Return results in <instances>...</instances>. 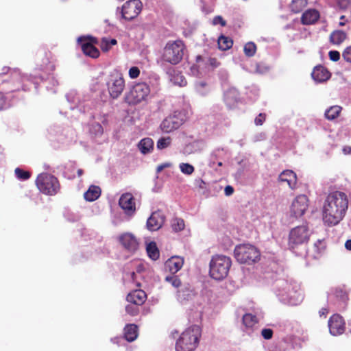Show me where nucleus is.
<instances>
[{
  "mask_svg": "<svg viewBox=\"0 0 351 351\" xmlns=\"http://www.w3.org/2000/svg\"><path fill=\"white\" fill-rule=\"evenodd\" d=\"M348 208V198L345 193L338 191L330 193L322 208L324 223L328 226L338 224L345 217Z\"/></svg>",
  "mask_w": 351,
  "mask_h": 351,
  "instance_id": "f257e3e1",
  "label": "nucleus"
},
{
  "mask_svg": "<svg viewBox=\"0 0 351 351\" xmlns=\"http://www.w3.org/2000/svg\"><path fill=\"white\" fill-rule=\"evenodd\" d=\"M55 69V64L50 62L47 58H45L40 64H38L35 69V73L32 77H28L27 75L21 73L18 69H14L11 72V82L13 84L14 87L12 90H19L23 89L26 90L25 82L30 80H36L39 78L43 80L45 77L50 75Z\"/></svg>",
  "mask_w": 351,
  "mask_h": 351,
  "instance_id": "f03ea898",
  "label": "nucleus"
},
{
  "mask_svg": "<svg viewBox=\"0 0 351 351\" xmlns=\"http://www.w3.org/2000/svg\"><path fill=\"white\" fill-rule=\"evenodd\" d=\"M275 293L281 302L291 306L301 304L304 299L300 285L293 281L278 280Z\"/></svg>",
  "mask_w": 351,
  "mask_h": 351,
  "instance_id": "7ed1b4c3",
  "label": "nucleus"
},
{
  "mask_svg": "<svg viewBox=\"0 0 351 351\" xmlns=\"http://www.w3.org/2000/svg\"><path fill=\"white\" fill-rule=\"evenodd\" d=\"M202 330L199 326L186 328L177 339L176 351H194L198 346Z\"/></svg>",
  "mask_w": 351,
  "mask_h": 351,
  "instance_id": "20e7f679",
  "label": "nucleus"
},
{
  "mask_svg": "<svg viewBox=\"0 0 351 351\" xmlns=\"http://www.w3.org/2000/svg\"><path fill=\"white\" fill-rule=\"evenodd\" d=\"M230 258L223 255L213 256L210 262V276L216 280L226 278L231 267Z\"/></svg>",
  "mask_w": 351,
  "mask_h": 351,
  "instance_id": "39448f33",
  "label": "nucleus"
},
{
  "mask_svg": "<svg viewBox=\"0 0 351 351\" xmlns=\"http://www.w3.org/2000/svg\"><path fill=\"white\" fill-rule=\"evenodd\" d=\"M311 234V230L306 224H302L293 228L289 233V248L293 251L299 246L306 243L309 240Z\"/></svg>",
  "mask_w": 351,
  "mask_h": 351,
  "instance_id": "423d86ee",
  "label": "nucleus"
},
{
  "mask_svg": "<svg viewBox=\"0 0 351 351\" xmlns=\"http://www.w3.org/2000/svg\"><path fill=\"white\" fill-rule=\"evenodd\" d=\"M184 45L180 40L169 41L162 53V60L171 64L179 63L184 56Z\"/></svg>",
  "mask_w": 351,
  "mask_h": 351,
  "instance_id": "0eeeda50",
  "label": "nucleus"
},
{
  "mask_svg": "<svg viewBox=\"0 0 351 351\" xmlns=\"http://www.w3.org/2000/svg\"><path fill=\"white\" fill-rule=\"evenodd\" d=\"M150 97V88L144 82L133 85L127 93L125 99L130 105H137L147 102Z\"/></svg>",
  "mask_w": 351,
  "mask_h": 351,
  "instance_id": "6e6552de",
  "label": "nucleus"
},
{
  "mask_svg": "<svg viewBox=\"0 0 351 351\" xmlns=\"http://www.w3.org/2000/svg\"><path fill=\"white\" fill-rule=\"evenodd\" d=\"M106 86L110 97L112 99H117L125 88V80L123 74L117 69L113 70L107 77Z\"/></svg>",
  "mask_w": 351,
  "mask_h": 351,
  "instance_id": "1a4fd4ad",
  "label": "nucleus"
},
{
  "mask_svg": "<svg viewBox=\"0 0 351 351\" xmlns=\"http://www.w3.org/2000/svg\"><path fill=\"white\" fill-rule=\"evenodd\" d=\"M234 256L241 263L251 264L260 258V252L254 245L250 244H242L236 246Z\"/></svg>",
  "mask_w": 351,
  "mask_h": 351,
  "instance_id": "9d476101",
  "label": "nucleus"
},
{
  "mask_svg": "<svg viewBox=\"0 0 351 351\" xmlns=\"http://www.w3.org/2000/svg\"><path fill=\"white\" fill-rule=\"evenodd\" d=\"M36 184L40 192L49 195H53L59 189V183L56 177L47 173L39 174L36 180Z\"/></svg>",
  "mask_w": 351,
  "mask_h": 351,
  "instance_id": "9b49d317",
  "label": "nucleus"
},
{
  "mask_svg": "<svg viewBox=\"0 0 351 351\" xmlns=\"http://www.w3.org/2000/svg\"><path fill=\"white\" fill-rule=\"evenodd\" d=\"M186 116L181 112H175L173 114L165 118L160 123L162 132L170 133L179 128L185 121Z\"/></svg>",
  "mask_w": 351,
  "mask_h": 351,
  "instance_id": "f8f14e48",
  "label": "nucleus"
},
{
  "mask_svg": "<svg viewBox=\"0 0 351 351\" xmlns=\"http://www.w3.org/2000/svg\"><path fill=\"white\" fill-rule=\"evenodd\" d=\"M142 9V3L140 0H130L122 6V18L125 20H132L136 17Z\"/></svg>",
  "mask_w": 351,
  "mask_h": 351,
  "instance_id": "ddd939ff",
  "label": "nucleus"
},
{
  "mask_svg": "<svg viewBox=\"0 0 351 351\" xmlns=\"http://www.w3.org/2000/svg\"><path fill=\"white\" fill-rule=\"evenodd\" d=\"M119 205L123 210L124 214L129 218L132 217L136 213L135 199L130 193H125L121 195L119 199Z\"/></svg>",
  "mask_w": 351,
  "mask_h": 351,
  "instance_id": "4468645a",
  "label": "nucleus"
},
{
  "mask_svg": "<svg viewBox=\"0 0 351 351\" xmlns=\"http://www.w3.org/2000/svg\"><path fill=\"white\" fill-rule=\"evenodd\" d=\"M308 207V199L305 195H298L293 201L290 206L291 215L299 217L302 216Z\"/></svg>",
  "mask_w": 351,
  "mask_h": 351,
  "instance_id": "2eb2a0df",
  "label": "nucleus"
},
{
  "mask_svg": "<svg viewBox=\"0 0 351 351\" xmlns=\"http://www.w3.org/2000/svg\"><path fill=\"white\" fill-rule=\"evenodd\" d=\"M196 295L195 289L188 283H184L181 288L176 291L175 294L176 300L181 304H186L193 300Z\"/></svg>",
  "mask_w": 351,
  "mask_h": 351,
  "instance_id": "dca6fc26",
  "label": "nucleus"
},
{
  "mask_svg": "<svg viewBox=\"0 0 351 351\" xmlns=\"http://www.w3.org/2000/svg\"><path fill=\"white\" fill-rule=\"evenodd\" d=\"M77 42L80 45L83 53L90 58H97L99 56V50L93 45L96 43L94 38L79 37Z\"/></svg>",
  "mask_w": 351,
  "mask_h": 351,
  "instance_id": "f3484780",
  "label": "nucleus"
},
{
  "mask_svg": "<svg viewBox=\"0 0 351 351\" xmlns=\"http://www.w3.org/2000/svg\"><path fill=\"white\" fill-rule=\"evenodd\" d=\"M330 333L333 336L339 335L345 331V322L341 316L335 314L328 320Z\"/></svg>",
  "mask_w": 351,
  "mask_h": 351,
  "instance_id": "a211bd4d",
  "label": "nucleus"
},
{
  "mask_svg": "<svg viewBox=\"0 0 351 351\" xmlns=\"http://www.w3.org/2000/svg\"><path fill=\"white\" fill-rule=\"evenodd\" d=\"M119 241L125 249L130 252H136L139 245L136 237L132 233L125 232L120 235Z\"/></svg>",
  "mask_w": 351,
  "mask_h": 351,
  "instance_id": "6ab92c4d",
  "label": "nucleus"
},
{
  "mask_svg": "<svg viewBox=\"0 0 351 351\" xmlns=\"http://www.w3.org/2000/svg\"><path fill=\"white\" fill-rule=\"evenodd\" d=\"M206 61V56H197L196 62L190 67V74L197 77L203 75L208 70Z\"/></svg>",
  "mask_w": 351,
  "mask_h": 351,
  "instance_id": "aec40b11",
  "label": "nucleus"
},
{
  "mask_svg": "<svg viewBox=\"0 0 351 351\" xmlns=\"http://www.w3.org/2000/svg\"><path fill=\"white\" fill-rule=\"evenodd\" d=\"M165 221V217L160 211L152 213L147 221V228L150 231L158 230Z\"/></svg>",
  "mask_w": 351,
  "mask_h": 351,
  "instance_id": "412c9836",
  "label": "nucleus"
},
{
  "mask_svg": "<svg viewBox=\"0 0 351 351\" xmlns=\"http://www.w3.org/2000/svg\"><path fill=\"white\" fill-rule=\"evenodd\" d=\"M184 262V261L183 257L173 256L165 262V268L171 274H175L182 269Z\"/></svg>",
  "mask_w": 351,
  "mask_h": 351,
  "instance_id": "4be33fe9",
  "label": "nucleus"
},
{
  "mask_svg": "<svg viewBox=\"0 0 351 351\" xmlns=\"http://www.w3.org/2000/svg\"><path fill=\"white\" fill-rule=\"evenodd\" d=\"M223 101L229 108L236 107L239 101V93L234 88H230L224 92Z\"/></svg>",
  "mask_w": 351,
  "mask_h": 351,
  "instance_id": "5701e85b",
  "label": "nucleus"
},
{
  "mask_svg": "<svg viewBox=\"0 0 351 351\" xmlns=\"http://www.w3.org/2000/svg\"><path fill=\"white\" fill-rule=\"evenodd\" d=\"M147 299L145 292L141 289L133 291L127 295V301L129 303L141 306L143 304Z\"/></svg>",
  "mask_w": 351,
  "mask_h": 351,
  "instance_id": "b1692460",
  "label": "nucleus"
},
{
  "mask_svg": "<svg viewBox=\"0 0 351 351\" xmlns=\"http://www.w3.org/2000/svg\"><path fill=\"white\" fill-rule=\"evenodd\" d=\"M278 180L281 182H287L289 187L294 189L297 185V176L295 172L291 170L283 171L278 177Z\"/></svg>",
  "mask_w": 351,
  "mask_h": 351,
  "instance_id": "393cba45",
  "label": "nucleus"
},
{
  "mask_svg": "<svg viewBox=\"0 0 351 351\" xmlns=\"http://www.w3.org/2000/svg\"><path fill=\"white\" fill-rule=\"evenodd\" d=\"M312 77L317 82H323L330 77L329 71L322 66H316L312 72Z\"/></svg>",
  "mask_w": 351,
  "mask_h": 351,
  "instance_id": "a878e982",
  "label": "nucleus"
},
{
  "mask_svg": "<svg viewBox=\"0 0 351 351\" xmlns=\"http://www.w3.org/2000/svg\"><path fill=\"white\" fill-rule=\"evenodd\" d=\"M138 148L144 155L149 154L154 149V141L149 137L144 138L138 143Z\"/></svg>",
  "mask_w": 351,
  "mask_h": 351,
  "instance_id": "bb28decb",
  "label": "nucleus"
},
{
  "mask_svg": "<svg viewBox=\"0 0 351 351\" xmlns=\"http://www.w3.org/2000/svg\"><path fill=\"white\" fill-rule=\"evenodd\" d=\"M124 337L128 341H133L138 337V327L135 324H128L124 328Z\"/></svg>",
  "mask_w": 351,
  "mask_h": 351,
  "instance_id": "cd10ccee",
  "label": "nucleus"
},
{
  "mask_svg": "<svg viewBox=\"0 0 351 351\" xmlns=\"http://www.w3.org/2000/svg\"><path fill=\"white\" fill-rule=\"evenodd\" d=\"M101 195V189L99 186L91 185L84 193V199L88 202H93L99 198Z\"/></svg>",
  "mask_w": 351,
  "mask_h": 351,
  "instance_id": "c85d7f7f",
  "label": "nucleus"
},
{
  "mask_svg": "<svg viewBox=\"0 0 351 351\" xmlns=\"http://www.w3.org/2000/svg\"><path fill=\"white\" fill-rule=\"evenodd\" d=\"M319 12L315 10H308L306 11L302 16L303 24L309 25L315 23L319 19Z\"/></svg>",
  "mask_w": 351,
  "mask_h": 351,
  "instance_id": "c756f323",
  "label": "nucleus"
},
{
  "mask_svg": "<svg viewBox=\"0 0 351 351\" xmlns=\"http://www.w3.org/2000/svg\"><path fill=\"white\" fill-rule=\"evenodd\" d=\"M195 92L202 97H206L211 92V87L204 81H197L195 83Z\"/></svg>",
  "mask_w": 351,
  "mask_h": 351,
  "instance_id": "7c9ffc66",
  "label": "nucleus"
},
{
  "mask_svg": "<svg viewBox=\"0 0 351 351\" xmlns=\"http://www.w3.org/2000/svg\"><path fill=\"white\" fill-rule=\"evenodd\" d=\"M66 97L68 102L71 104V109L80 108L82 102L81 97L75 90L69 91Z\"/></svg>",
  "mask_w": 351,
  "mask_h": 351,
  "instance_id": "2f4dec72",
  "label": "nucleus"
},
{
  "mask_svg": "<svg viewBox=\"0 0 351 351\" xmlns=\"http://www.w3.org/2000/svg\"><path fill=\"white\" fill-rule=\"evenodd\" d=\"M346 34L341 30H335L330 34V41L335 45H341L346 39Z\"/></svg>",
  "mask_w": 351,
  "mask_h": 351,
  "instance_id": "473e14b6",
  "label": "nucleus"
},
{
  "mask_svg": "<svg viewBox=\"0 0 351 351\" xmlns=\"http://www.w3.org/2000/svg\"><path fill=\"white\" fill-rule=\"evenodd\" d=\"M146 251L148 256L153 261H156L160 256V252L156 245V243L154 241L147 243Z\"/></svg>",
  "mask_w": 351,
  "mask_h": 351,
  "instance_id": "72a5a7b5",
  "label": "nucleus"
},
{
  "mask_svg": "<svg viewBox=\"0 0 351 351\" xmlns=\"http://www.w3.org/2000/svg\"><path fill=\"white\" fill-rule=\"evenodd\" d=\"M258 322L257 317L252 313H246L243 316V324L247 329H253Z\"/></svg>",
  "mask_w": 351,
  "mask_h": 351,
  "instance_id": "f704fd0d",
  "label": "nucleus"
},
{
  "mask_svg": "<svg viewBox=\"0 0 351 351\" xmlns=\"http://www.w3.org/2000/svg\"><path fill=\"white\" fill-rule=\"evenodd\" d=\"M169 77L172 83L176 85L179 86H184L186 85V79L178 71L173 70L172 73H169Z\"/></svg>",
  "mask_w": 351,
  "mask_h": 351,
  "instance_id": "c9c22d12",
  "label": "nucleus"
},
{
  "mask_svg": "<svg viewBox=\"0 0 351 351\" xmlns=\"http://www.w3.org/2000/svg\"><path fill=\"white\" fill-rule=\"evenodd\" d=\"M117 41L114 38H102L100 42V47L104 52L108 51L112 46L117 45Z\"/></svg>",
  "mask_w": 351,
  "mask_h": 351,
  "instance_id": "e433bc0d",
  "label": "nucleus"
},
{
  "mask_svg": "<svg viewBox=\"0 0 351 351\" xmlns=\"http://www.w3.org/2000/svg\"><path fill=\"white\" fill-rule=\"evenodd\" d=\"M341 111V107L339 106H333L329 108L325 112V117L328 120L336 119Z\"/></svg>",
  "mask_w": 351,
  "mask_h": 351,
  "instance_id": "4c0bfd02",
  "label": "nucleus"
},
{
  "mask_svg": "<svg viewBox=\"0 0 351 351\" xmlns=\"http://www.w3.org/2000/svg\"><path fill=\"white\" fill-rule=\"evenodd\" d=\"M165 281L168 282L173 288L176 289V291L181 288V287L184 285L182 283L179 277L178 276H175L174 274L167 276L165 278Z\"/></svg>",
  "mask_w": 351,
  "mask_h": 351,
  "instance_id": "58836bf2",
  "label": "nucleus"
},
{
  "mask_svg": "<svg viewBox=\"0 0 351 351\" xmlns=\"http://www.w3.org/2000/svg\"><path fill=\"white\" fill-rule=\"evenodd\" d=\"M306 0H292L290 4V8L295 13L300 12L306 5Z\"/></svg>",
  "mask_w": 351,
  "mask_h": 351,
  "instance_id": "ea45409f",
  "label": "nucleus"
},
{
  "mask_svg": "<svg viewBox=\"0 0 351 351\" xmlns=\"http://www.w3.org/2000/svg\"><path fill=\"white\" fill-rule=\"evenodd\" d=\"M232 40L226 36H221L218 38V46L221 50L225 51L232 46Z\"/></svg>",
  "mask_w": 351,
  "mask_h": 351,
  "instance_id": "a19ab883",
  "label": "nucleus"
},
{
  "mask_svg": "<svg viewBox=\"0 0 351 351\" xmlns=\"http://www.w3.org/2000/svg\"><path fill=\"white\" fill-rule=\"evenodd\" d=\"M145 269V265L142 263H139L136 267L137 274L134 271H132L130 274L131 280L132 281L133 283L136 284L137 286H140V282L138 281V274H140Z\"/></svg>",
  "mask_w": 351,
  "mask_h": 351,
  "instance_id": "79ce46f5",
  "label": "nucleus"
},
{
  "mask_svg": "<svg viewBox=\"0 0 351 351\" xmlns=\"http://www.w3.org/2000/svg\"><path fill=\"white\" fill-rule=\"evenodd\" d=\"M171 138L170 136L160 138L156 143V147L159 150L166 149L171 145Z\"/></svg>",
  "mask_w": 351,
  "mask_h": 351,
  "instance_id": "37998d69",
  "label": "nucleus"
},
{
  "mask_svg": "<svg viewBox=\"0 0 351 351\" xmlns=\"http://www.w3.org/2000/svg\"><path fill=\"white\" fill-rule=\"evenodd\" d=\"M244 53L246 56L252 57L256 51V45L253 42H248L244 45Z\"/></svg>",
  "mask_w": 351,
  "mask_h": 351,
  "instance_id": "c03bdc74",
  "label": "nucleus"
},
{
  "mask_svg": "<svg viewBox=\"0 0 351 351\" xmlns=\"http://www.w3.org/2000/svg\"><path fill=\"white\" fill-rule=\"evenodd\" d=\"M179 169L183 174L186 176L192 175L195 171L194 167L192 165L186 162L180 163Z\"/></svg>",
  "mask_w": 351,
  "mask_h": 351,
  "instance_id": "a18cd8bd",
  "label": "nucleus"
},
{
  "mask_svg": "<svg viewBox=\"0 0 351 351\" xmlns=\"http://www.w3.org/2000/svg\"><path fill=\"white\" fill-rule=\"evenodd\" d=\"M171 226L175 232L181 231L185 227L184 221L182 219L175 218L172 220Z\"/></svg>",
  "mask_w": 351,
  "mask_h": 351,
  "instance_id": "49530a36",
  "label": "nucleus"
},
{
  "mask_svg": "<svg viewBox=\"0 0 351 351\" xmlns=\"http://www.w3.org/2000/svg\"><path fill=\"white\" fill-rule=\"evenodd\" d=\"M14 172L16 178L21 180H26L30 177L29 172L24 171L20 168H16Z\"/></svg>",
  "mask_w": 351,
  "mask_h": 351,
  "instance_id": "de8ad7c7",
  "label": "nucleus"
},
{
  "mask_svg": "<svg viewBox=\"0 0 351 351\" xmlns=\"http://www.w3.org/2000/svg\"><path fill=\"white\" fill-rule=\"evenodd\" d=\"M10 105V100L8 97L0 93V110L9 108Z\"/></svg>",
  "mask_w": 351,
  "mask_h": 351,
  "instance_id": "09e8293b",
  "label": "nucleus"
},
{
  "mask_svg": "<svg viewBox=\"0 0 351 351\" xmlns=\"http://www.w3.org/2000/svg\"><path fill=\"white\" fill-rule=\"evenodd\" d=\"M314 250L316 253L319 255L325 249L326 244L324 240L319 239L314 243Z\"/></svg>",
  "mask_w": 351,
  "mask_h": 351,
  "instance_id": "8fccbe9b",
  "label": "nucleus"
},
{
  "mask_svg": "<svg viewBox=\"0 0 351 351\" xmlns=\"http://www.w3.org/2000/svg\"><path fill=\"white\" fill-rule=\"evenodd\" d=\"M138 305H135L134 304L130 303L125 306V311L127 313L130 315L134 316L138 313Z\"/></svg>",
  "mask_w": 351,
  "mask_h": 351,
  "instance_id": "3c124183",
  "label": "nucleus"
},
{
  "mask_svg": "<svg viewBox=\"0 0 351 351\" xmlns=\"http://www.w3.org/2000/svg\"><path fill=\"white\" fill-rule=\"evenodd\" d=\"M128 75L131 79H136L140 75V69L137 66H132L129 69Z\"/></svg>",
  "mask_w": 351,
  "mask_h": 351,
  "instance_id": "603ef678",
  "label": "nucleus"
},
{
  "mask_svg": "<svg viewBox=\"0 0 351 351\" xmlns=\"http://www.w3.org/2000/svg\"><path fill=\"white\" fill-rule=\"evenodd\" d=\"M342 57L345 61L351 63V45L343 50Z\"/></svg>",
  "mask_w": 351,
  "mask_h": 351,
  "instance_id": "864d4df0",
  "label": "nucleus"
},
{
  "mask_svg": "<svg viewBox=\"0 0 351 351\" xmlns=\"http://www.w3.org/2000/svg\"><path fill=\"white\" fill-rule=\"evenodd\" d=\"M206 59H207L206 62L208 66V70L215 69L219 66V62H217V60L215 58L206 56Z\"/></svg>",
  "mask_w": 351,
  "mask_h": 351,
  "instance_id": "5fc2aeb1",
  "label": "nucleus"
},
{
  "mask_svg": "<svg viewBox=\"0 0 351 351\" xmlns=\"http://www.w3.org/2000/svg\"><path fill=\"white\" fill-rule=\"evenodd\" d=\"M261 335L265 339H270L273 335V330L270 328H263L261 330Z\"/></svg>",
  "mask_w": 351,
  "mask_h": 351,
  "instance_id": "6e6d98bb",
  "label": "nucleus"
},
{
  "mask_svg": "<svg viewBox=\"0 0 351 351\" xmlns=\"http://www.w3.org/2000/svg\"><path fill=\"white\" fill-rule=\"evenodd\" d=\"M328 56L330 59L334 62L338 61L340 58V53L337 51H330Z\"/></svg>",
  "mask_w": 351,
  "mask_h": 351,
  "instance_id": "4d7b16f0",
  "label": "nucleus"
},
{
  "mask_svg": "<svg viewBox=\"0 0 351 351\" xmlns=\"http://www.w3.org/2000/svg\"><path fill=\"white\" fill-rule=\"evenodd\" d=\"M173 167V163L171 162H164V163H162L160 165H159L157 168H156V171L158 173L162 171L163 169H166V168H170V167Z\"/></svg>",
  "mask_w": 351,
  "mask_h": 351,
  "instance_id": "13d9d810",
  "label": "nucleus"
},
{
  "mask_svg": "<svg viewBox=\"0 0 351 351\" xmlns=\"http://www.w3.org/2000/svg\"><path fill=\"white\" fill-rule=\"evenodd\" d=\"M213 24L214 25L220 24L221 26L223 27L226 25V23L221 16H217L213 19Z\"/></svg>",
  "mask_w": 351,
  "mask_h": 351,
  "instance_id": "bf43d9fd",
  "label": "nucleus"
},
{
  "mask_svg": "<svg viewBox=\"0 0 351 351\" xmlns=\"http://www.w3.org/2000/svg\"><path fill=\"white\" fill-rule=\"evenodd\" d=\"M265 120V114L263 113H260L254 120V123L256 125H263V122Z\"/></svg>",
  "mask_w": 351,
  "mask_h": 351,
  "instance_id": "052dcab7",
  "label": "nucleus"
},
{
  "mask_svg": "<svg viewBox=\"0 0 351 351\" xmlns=\"http://www.w3.org/2000/svg\"><path fill=\"white\" fill-rule=\"evenodd\" d=\"M350 0H337L338 5L341 9H346L348 8Z\"/></svg>",
  "mask_w": 351,
  "mask_h": 351,
  "instance_id": "680f3d73",
  "label": "nucleus"
},
{
  "mask_svg": "<svg viewBox=\"0 0 351 351\" xmlns=\"http://www.w3.org/2000/svg\"><path fill=\"white\" fill-rule=\"evenodd\" d=\"M195 185L200 189H204L206 187V183L203 180L200 178L196 179L195 180Z\"/></svg>",
  "mask_w": 351,
  "mask_h": 351,
  "instance_id": "e2e57ef3",
  "label": "nucleus"
},
{
  "mask_svg": "<svg viewBox=\"0 0 351 351\" xmlns=\"http://www.w3.org/2000/svg\"><path fill=\"white\" fill-rule=\"evenodd\" d=\"M234 192V189L231 186H226L224 189V193L226 196L231 195Z\"/></svg>",
  "mask_w": 351,
  "mask_h": 351,
  "instance_id": "0e129e2a",
  "label": "nucleus"
},
{
  "mask_svg": "<svg viewBox=\"0 0 351 351\" xmlns=\"http://www.w3.org/2000/svg\"><path fill=\"white\" fill-rule=\"evenodd\" d=\"M268 68L266 66H262L261 65H257L256 71L260 73H263L265 71H267Z\"/></svg>",
  "mask_w": 351,
  "mask_h": 351,
  "instance_id": "69168bd1",
  "label": "nucleus"
},
{
  "mask_svg": "<svg viewBox=\"0 0 351 351\" xmlns=\"http://www.w3.org/2000/svg\"><path fill=\"white\" fill-rule=\"evenodd\" d=\"M345 247L351 251V239L347 240L345 243Z\"/></svg>",
  "mask_w": 351,
  "mask_h": 351,
  "instance_id": "338daca9",
  "label": "nucleus"
},
{
  "mask_svg": "<svg viewBox=\"0 0 351 351\" xmlns=\"http://www.w3.org/2000/svg\"><path fill=\"white\" fill-rule=\"evenodd\" d=\"M343 152L345 154H350L351 153V147L349 146L345 147L343 149Z\"/></svg>",
  "mask_w": 351,
  "mask_h": 351,
  "instance_id": "774afa93",
  "label": "nucleus"
}]
</instances>
